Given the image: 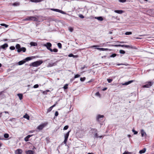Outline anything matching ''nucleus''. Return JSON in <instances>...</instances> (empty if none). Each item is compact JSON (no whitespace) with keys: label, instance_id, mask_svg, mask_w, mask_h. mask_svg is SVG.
I'll use <instances>...</instances> for the list:
<instances>
[{"label":"nucleus","instance_id":"obj_3","mask_svg":"<svg viewBox=\"0 0 154 154\" xmlns=\"http://www.w3.org/2000/svg\"><path fill=\"white\" fill-rule=\"evenodd\" d=\"M114 46L116 47H125L126 48H131V49H135L134 47L132 46L128 45H114Z\"/></svg>","mask_w":154,"mask_h":154},{"label":"nucleus","instance_id":"obj_56","mask_svg":"<svg viewBox=\"0 0 154 154\" xmlns=\"http://www.w3.org/2000/svg\"><path fill=\"white\" fill-rule=\"evenodd\" d=\"M78 57V55H73V57L74 58H77Z\"/></svg>","mask_w":154,"mask_h":154},{"label":"nucleus","instance_id":"obj_34","mask_svg":"<svg viewBox=\"0 0 154 154\" xmlns=\"http://www.w3.org/2000/svg\"><path fill=\"white\" fill-rule=\"evenodd\" d=\"M57 46L59 48H62V45L60 43H58L57 44Z\"/></svg>","mask_w":154,"mask_h":154},{"label":"nucleus","instance_id":"obj_2","mask_svg":"<svg viewBox=\"0 0 154 154\" xmlns=\"http://www.w3.org/2000/svg\"><path fill=\"white\" fill-rule=\"evenodd\" d=\"M23 21L31 20L33 21H37V19L34 16H29L28 17L26 18L23 19Z\"/></svg>","mask_w":154,"mask_h":154},{"label":"nucleus","instance_id":"obj_46","mask_svg":"<svg viewBox=\"0 0 154 154\" xmlns=\"http://www.w3.org/2000/svg\"><path fill=\"white\" fill-rule=\"evenodd\" d=\"M95 137L97 138L100 137L101 138V137H102V136H98V134L97 133H96L95 134Z\"/></svg>","mask_w":154,"mask_h":154},{"label":"nucleus","instance_id":"obj_10","mask_svg":"<svg viewBox=\"0 0 154 154\" xmlns=\"http://www.w3.org/2000/svg\"><path fill=\"white\" fill-rule=\"evenodd\" d=\"M16 48L17 49V51L18 52H21L20 46L19 44H17L16 46Z\"/></svg>","mask_w":154,"mask_h":154},{"label":"nucleus","instance_id":"obj_22","mask_svg":"<svg viewBox=\"0 0 154 154\" xmlns=\"http://www.w3.org/2000/svg\"><path fill=\"white\" fill-rule=\"evenodd\" d=\"M17 96L19 98L20 100H21L23 99V94H17Z\"/></svg>","mask_w":154,"mask_h":154},{"label":"nucleus","instance_id":"obj_43","mask_svg":"<svg viewBox=\"0 0 154 154\" xmlns=\"http://www.w3.org/2000/svg\"><path fill=\"white\" fill-rule=\"evenodd\" d=\"M10 49L11 50H14L15 49V47L14 46H11L10 47Z\"/></svg>","mask_w":154,"mask_h":154},{"label":"nucleus","instance_id":"obj_1","mask_svg":"<svg viewBox=\"0 0 154 154\" xmlns=\"http://www.w3.org/2000/svg\"><path fill=\"white\" fill-rule=\"evenodd\" d=\"M43 63V61L42 60H39L31 63L30 66L33 67H37L39 66Z\"/></svg>","mask_w":154,"mask_h":154},{"label":"nucleus","instance_id":"obj_14","mask_svg":"<svg viewBox=\"0 0 154 154\" xmlns=\"http://www.w3.org/2000/svg\"><path fill=\"white\" fill-rule=\"evenodd\" d=\"M26 63V60H22L18 62V65H21L23 64L24 63Z\"/></svg>","mask_w":154,"mask_h":154},{"label":"nucleus","instance_id":"obj_41","mask_svg":"<svg viewBox=\"0 0 154 154\" xmlns=\"http://www.w3.org/2000/svg\"><path fill=\"white\" fill-rule=\"evenodd\" d=\"M119 1L120 2L124 3L126 1V0H119Z\"/></svg>","mask_w":154,"mask_h":154},{"label":"nucleus","instance_id":"obj_4","mask_svg":"<svg viewBox=\"0 0 154 154\" xmlns=\"http://www.w3.org/2000/svg\"><path fill=\"white\" fill-rule=\"evenodd\" d=\"M48 125V123H42L39 125L37 127V129L39 130H42L45 127Z\"/></svg>","mask_w":154,"mask_h":154},{"label":"nucleus","instance_id":"obj_33","mask_svg":"<svg viewBox=\"0 0 154 154\" xmlns=\"http://www.w3.org/2000/svg\"><path fill=\"white\" fill-rule=\"evenodd\" d=\"M9 134H5L4 135V137L6 138H7L9 137Z\"/></svg>","mask_w":154,"mask_h":154},{"label":"nucleus","instance_id":"obj_38","mask_svg":"<svg viewBox=\"0 0 154 154\" xmlns=\"http://www.w3.org/2000/svg\"><path fill=\"white\" fill-rule=\"evenodd\" d=\"M68 128H69V126L68 125H66L64 127L63 130H66L67 129H68Z\"/></svg>","mask_w":154,"mask_h":154},{"label":"nucleus","instance_id":"obj_7","mask_svg":"<svg viewBox=\"0 0 154 154\" xmlns=\"http://www.w3.org/2000/svg\"><path fill=\"white\" fill-rule=\"evenodd\" d=\"M153 84V83L152 82H148V84L143 86V88H149Z\"/></svg>","mask_w":154,"mask_h":154},{"label":"nucleus","instance_id":"obj_17","mask_svg":"<svg viewBox=\"0 0 154 154\" xmlns=\"http://www.w3.org/2000/svg\"><path fill=\"white\" fill-rule=\"evenodd\" d=\"M133 82V80L130 81L128 82L122 84L123 85H128Z\"/></svg>","mask_w":154,"mask_h":154},{"label":"nucleus","instance_id":"obj_62","mask_svg":"<svg viewBox=\"0 0 154 154\" xmlns=\"http://www.w3.org/2000/svg\"><path fill=\"white\" fill-rule=\"evenodd\" d=\"M85 68V66H84L83 67H82L81 68V69H84Z\"/></svg>","mask_w":154,"mask_h":154},{"label":"nucleus","instance_id":"obj_51","mask_svg":"<svg viewBox=\"0 0 154 154\" xmlns=\"http://www.w3.org/2000/svg\"><path fill=\"white\" fill-rule=\"evenodd\" d=\"M79 17L81 18H84V16L82 14H79Z\"/></svg>","mask_w":154,"mask_h":154},{"label":"nucleus","instance_id":"obj_35","mask_svg":"<svg viewBox=\"0 0 154 154\" xmlns=\"http://www.w3.org/2000/svg\"><path fill=\"white\" fill-rule=\"evenodd\" d=\"M119 53L122 54H125V52L124 50H121L119 51Z\"/></svg>","mask_w":154,"mask_h":154},{"label":"nucleus","instance_id":"obj_24","mask_svg":"<svg viewBox=\"0 0 154 154\" xmlns=\"http://www.w3.org/2000/svg\"><path fill=\"white\" fill-rule=\"evenodd\" d=\"M103 115H98L97 117V120L98 121H99V119L101 118H103Z\"/></svg>","mask_w":154,"mask_h":154},{"label":"nucleus","instance_id":"obj_48","mask_svg":"<svg viewBox=\"0 0 154 154\" xmlns=\"http://www.w3.org/2000/svg\"><path fill=\"white\" fill-rule=\"evenodd\" d=\"M69 30L71 32H72L73 30V29L72 27H69Z\"/></svg>","mask_w":154,"mask_h":154},{"label":"nucleus","instance_id":"obj_44","mask_svg":"<svg viewBox=\"0 0 154 154\" xmlns=\"http://www.w3.org/2000/svg\"><path fill=\"white\" fill-rule=\"evenodd\" d=\"M132 131L134 133V134H136L137 133V131H135L134 129H133L132 130Z\"/></svg>","mask_w":154,"mask_h":154},{"label":"nucleus","instance_id":"obj_47","mask_svg":"<svg viewBox=\"0 0 154 154\" xmlns=\"http://www.w3.org/2000/svg\"><path fill=\"white\" fill-rule=\"evenodd\" d=\"M38 87V84H36L33 86V88H37Z\"/></svg>","mask_w":154,"mask_h":154},{"label":"nucleus","instance_id":"obj_26","mask_svg":"<svg viewBox=\"0 0 154 154\" xmlns=\"http://www.w3.org/2000/svg\"><path fill=\"white\" fill-rule=\"evenodd\" d=\"M95 18L100 21H102L103 20V18L101 17H95Z\"/></svg>","mask_w":154,"mask_h":154},{"label":"nucleus","instance_id":"obj_18","mask_svg":"<svg viewBox=\"0 0 154 154\" xmlns=\"http://www.w3.org/2000/svg\"><path fill=\"white\" fill-rule=\"evenodd\" d=\"M146 149L144 148L143 149L140 150L139 152V153L140 154H142L145 153L146 151Z\"/></svg>","mask_w":154,"mask_h":154},{"label":"nucleus","instance_id":"obj_21","mask_svg":"<svg viewBox=\"0 0 154 154\" xmlns=\"http://www.w3.org/2000/svg\"><path fill=\"white\" fill-rule=\"evenodd\" d=\"M12 5L14 6H18L20 5V3L18 2H16L12 4Z\"/></svg>","mask_w":154,"mask_h":154},{"label":"nucleus","instance_id":"obj_61","mask_svg":"<svg viewBox=\"0 0 154 154\" xmlns=\"http://www.w3.org/2000/svg\"><path fill=\"white\" fill-rule=\"evenodd\" d=\"M2 112L0 113V118L2 116Z\"/></svg>","mask_w":154,"mask_h":154},{"label":"nucleus","instance_id":"obj_32","mask_svg":"<svg viewBox=\"0 0 154 154\" xmlns=\"http://www.w3.org/2000/svg\"><path fill=\"white\" fill-rule=\"evenodd\" d=\"M68 85L67 84H66L65 85L63 88L64 89H66L68 88Z\"/></svg>","mask_w":154,"mask_h":154},{"label":"nucleus","instance_id":"obj_55","mask_svg":"<svg viewBox=\"0 0 154 154\" xmlns=\"http://www.w3.org/2000/svg\"><path fill=\"white\" fill-rule=\"evenodd\" d=\"M99 47V46L98 45H93L91 47H90V48H94V47Z\"/></svg>","mask_w":154,"mask_h":154},{"label":"nucleus","instance_id":"obj_20","mask_svg":"<svg viewBox=\"0 0 154 154\" xmlns=\"http://www.w3.org/2000/svg\"><path fill=\"white\" fill-rule=\"evenodd\" d=\"M30 44L31 46H36L37 45L36 43L33 42H31Z\"/></svg>","mask_w":154,"mask_h":154},{"label":"nucleus","instance_id":"obj_23","mask_svg":"<svg viewBox=\"0 0 154 154\" xmlns=\"http://www.w3.org/2000/svg\"><path fill=\"white\" fill-rule=\"evenodd\" d=\"M43 0H30V1L32 2H38L42 1Z\"/></svg>","mask_w":154,"mask_h":154},{"label":"nucleus","instance_id":"obj_25","mask_svg":"<svg viewBox=\"0 0 154 154\" xmlns=\"http://www.w3.org/2000/svg\"><path fill=\"white\" fill-rule=\"evenodd\" d=\"M23 118H26V119H27L28 120H29V116L27 114H26V115H24L23 116Z\"/></svg>","mask_w":154,"mask_h":154},{"label":"nucleus","instance_id":"obj_58","mask_svg":"<svg viewBox=\"0 0 154 154\" xmlns=\"http://www.w3.org/2000/svg\"><path fill=\"white\" fill-rule=\"evenodd\" d=\"M49 91V90H48V91H44L43 92V94H45V93H46L47 92H48Z\"/></svg>","mask_w":154,"mask_h":154},{"label":"nucleus","instance_id":"obj_6","mask_svg":"<svg viewBox=\"0 0 154 154\" xmlns=\"http://www.w3.org/2000/svg\"><path fill=\"white\" fill-rule=\"evenodd\" d=\"M57 61L54 63H49L48 64L47 67H49L56 66L57 65Z\"/></svg>","mask_w":154,"mask_h":154},{"label":"nucleus","instance_id":"obj_27","mask_svg":"<svg viewBox=\"0 0 154 154\" xmlns=\"http://www.w3.org/2000/svg\"><path fill=\"white\" fill-rule=\"evenodd\" d=\"M26 49L24 47H22L20 48L21 51H22L23 52H25L26 51Z\"/></svg>","mask_w":154,"mask_h":154},{"label":"nucleus","instance_id":"obj_30","mask_svg":"<svg viewBox=\"0 0 154 154\" xmlns=\"http://www.w3.org/2000/svg\"><path fill=\"white\" fill-rule=\"evenodd\" d=\"M51 10H52V11H54L58 12H60V10L56 9H51Z\"/></svg>","mask_w":154,"mask_h":154},{"label":"nucleus","instance_id":"obj_9","mask_svg":"<svg viewBox=\"0 0 154 154\" xmlns=\"http://www.w3.org/2000/svg\"><path fill=\"white\" fill-rule=\"evenodd\" d=\"M8 47V45L7 43H5L4 45H1L0 48L4 50H6V48Z\"/></svg>","mask_w":154,"mask_h":154},{"label":"nucleus","instance_id":"obj_19","mask_svg":"<svg viewBox=\"0 0 154 154\" xmlns=\"http://www.w3.org/2000/svg\"><path fill=\"white\" fill-rule=\"evenodd\" d=\"M97 50H100L102 51H107L108 50V49L107 48H96Z\"/></svg>","mask_w":154,"mask_h":154},{"label":"nucleus","instance_id":"obj_28","mask_svg":"<svg viewBox=\"0 0 154 154\" xmlns=\"http://www.w3.org/2000/svg\"><path fill=\"white\" fill-rule=\"evenodd\" d=\"M0 25L1 26H5L6 28L8 27V25H7L4 23H1L0 24Z\"/></svg>","mask_w":154,"mask_h":154},{"label":"nucleus","instance_id":"obj_54","mask_svg":"<svg viewBox=\"0 0 154 154\" xmlns=\"http://www.w3.org/2000/svg\"><path fill=\"white\" fill-rule=\"evenodd\" d=\"M68 56L69 57H73V55L72 54H69L68 55Z\"/></svg>","mask_w":154,"mask_h":154},{"label":"nucleus","instance_id":"obj_39","mask_svg":"<svg viewBox=\"0 0 154 154\" xmlns=\"http://www.w3.org/2000/svg\"><path fill=\"white\" fill-rule=\"evenodd\" d=\"M132 34V32H126L125 33V34L126 35H131Z\"/></svg>","mask_w":154,"mask_h":154},{"label":"nucleus","instance_id":"obj_37","mask_svg":"<svg viewBox=\"0 0 154 154\" xmlns=\"http://www.w3.org/2000/svg\"><path fill=\"white\" fill-rule=\"evenodd\" d=\"M53 108L51 106L47 110V112H50L52 109Z\"/></svg>","mask_w":154,"mask_h":154},{"label":"nucleus","instance_id":"obj_36","mask_svg":"<svg viewBox=\"0 0 154 154\" xmlns=\"http://www.w3.org/2000/svg\"><path fill=\"white\" fill-rule=\"evenodd\" d=\"M86 79L85 77H84L83 78H81L80 79V80L82 82L84 81Z\"/></svg>","mask_w":154,"mask_h":154},{"label":"nucleus","instance_id":"obj_42","mask_svg":"<svg viewBox=\"0 0 154 154\" xmlns=\"http://www.w3.org/2000/svg\"><path fill=\"white\" fill-rule=\"evenodd\" d=\"M80 76V75H79L78 74H76L74 76V78L75 79L77 78H79Z\"/></svg>","mask_w":154,"mask_h":154},{"label":"nucleus","instance_id":"obj_64","mask_svg":"<svg viewBox=\"0 0 154 154\" xmlns=\"http://www.w3.org/2000/svg\"><path fill=\"white\" fill-rule=\"evenodd\" d=\"M107 88H103V91H105V90H106V89Z\"/></svg>","mask_w":154,"mask_h":154},{"label":"nucleus","instance_id":"obj_45","mask_svg":"<svg viewBox=\"0 0 154 154\" xmlns=\"http://www.w3.org/2000/svg\"><path fill=\"white\" fill-rule=\"evenodd\" d=\"M107 80L109 83H111L112 81V79H107Z\"/></svg>","mask_w":154,"mask_h":154},{"label":"nucleus","instance_id":"obj_16","mask_svg":"<svg viewBox=\"0 0 154 154\" xmlns=\"http://www.w3.org/2000/svg\"><path fill=\"white\" fill-rule=\"evenodd\" d=\"M141 135L142 137L145 136H146V134L145 132L143 130H141Z\"/></svg>","mask_w":154,"mask_h":154},{"label":"nucleus","instance_id":"obj_12","mask_svg":"<svg viewBox=\"0 0 154 154\" xmlns=\"http://www.w3.org/2000/svg\"><path fill=\"white\" fill-rule=\"evenodd\" d=\"M32 136V135H29L27 136L26 137L24 138V140H25V141L26 142L28 141L29 140V138L31 137Z\"/></svg>","mask_w":154,"mask_h":154},{"label":"nucleus","instance_id":"obj_60","mask_svg":"<svg viewBox=\"0 0 154 154\" xmlns=\"http://www.w3.org/2000/svg\"><path fill=\"white\" fill-rule=\"evenodd\" d=\"M56 105V104H54V105H53V106H51V107L53 108Z\"/></svg>","mask_w":154,"mask_h":154},{"label":"nucleus","instance_id":"obj_50","mask_svg":"<svg viewBox=\"0 0 154 154\" xmlns=\"http://www.w3.org/2000/svg\"><path fill=\"white\" fill-rule=\"evenodd\" d=\"M95 94L96 96H100V94L99 93V92H97Z\"/></svg>","mask_w":154,"mask_h":154},{"label":"nucleus","instance_id":"obj_11","mask_svg":"<svg viewBox=\"0 0 154 154\" xmlns=\"http://www.w3.org/2000/svg\"><path fill=\"white\" fill-rule=\"evenodd\" d=\"M26 154H35V152L31 150L26 151Z\"/></svg>","mask_w":154,"mask_h":154},{"label":"nucleus","instance_id":"obj_40","mask_svg":"<svg viewBox=\"0 0 154 154\" xmlns=\"http://www.w3.org/2000/svg\"><path fill=\"white\" fill-rule=\"evenodd\" d=\"M122 154H132V153L131 152H130L125 151Z\"/></svg>","mask_w":154,"mask_h":154},{"label":"nucleus","instance_id":"obj_13","mask_svg":"<svg viewBox=\"0 0 154 154\" xmlns=\"http://www.w3.org/2000/svg\"><path fill=\"white\" fill-rule=\"evenodd\" d=\"M114 12L119 14H122L124 12L122 10H115Z\"/></svg>","mask_w":154,"mask_h":154},{"label":"nucleus","instance_id":"obj_53","mask_svg":"<svg viewBox=\"0 0 154 154\" xmlns=\"http://www.w3.org/2000/svg\"><path fill=\"white\" fill-rule=\"evenodd\" d=\"M67 139L65 138L64 140V143L65 144H66L67 140Z\"/></svg>","mask_w":154,"mask_h":154},{"label":"nucleus","instance_id":"obj_15","mask_svg":"<svg viewBox=\"0 0 154 154\" xmlns=\"http://www.w3.org/2000/svg\"><path fill=\"white\" fill-rule=\"evenodd\" d=\"M70 132V131H69L66 134L64 135V138H65L67 139L68 138V137L69 135V134Z\"/></svg>","mask_w":154,"mask_h":154},{"label":"nucleus","instance_id":"obj_52","mask_svg":"<svg viewBox=\"0 0 154 154\" xmlns=\"http://www.w3.org/2000/svg\"><path fill=\"white\" fill-rule=\"evenodd\" d=\"M58 115V112L57 111H56L55 113V116H57Z\"/></svg>","mask_w":154,"mask_h":154},{"label":"nucleus","instance_id":"obj_5","mask_svg":"<svg viewBox=\"0 0 154 154\" xmlns=\"http://www.w3.org/2000/svg\"><path fill=\"white\" fill-rule=\"evenodd\" d=\"M43 46L46 47L47 49L50 50L51 52H53V50L52 49L50 48L51 46V44L49 42H48L46 44H44Z\"/></svg>","mask_w":154,"mask_h":154},{"label":"nucleus","instance_id":"obj_59","mask_svg":"<svg viewBox=\"0 0 154 154\" xmlns=\"http://www.w3.org/2000/svg\"><path fill=\"white\" fill-rule=\"evenodd\" d=\"M112 31H110L109 32V34H112Z\"/></svg>","mask_w":154,"mask_h":154},{"label":"nucleus","instance_id":"obj_57","mask_svg":"<svg viewBox=\"0 0 154 154\" xmlns=\"http://www.w3.org/2000/svg\"><path fill=\"white\" fill-rule=\"evenodd\" d=\"M60 13H61L63 14H65V12L64 11H62V10H60Z\"/></svg>","mask_w":154,"mask_h":154},{"label":"nucleus","instance_id":"obj_63","mask_svg":"<svg viewBox=\"0 0 154 154\" xmlns=\"http://www.w3.org/2000/svg\"><path fill=\"white\" fill-rule=\"evenodd\" d=\"M4 112H5V113H8V111H5Z\"/></svg>","mask_w":154,"mask_h":154},{"label":"nucleus","instance_id":"obj_8","mask_svg":"<svg viewBox=\"0 0 154 154\" xmlns=\"http://www.w3.org/2000/svg\"><path fill=\"white\" fill-rule=\"evenodd\" d=\"M23 151L21 149H17L15 151V154H22Z\"/></svg>","mask_w":154,"mask_h":154},{"label":"nucleus","instance_id":"obj_31","mask_svg":"<svg viewBox=\"0 0 154 154\" xmlns=\"http://www.w3.org/2000/svg\"><path fill=\"white\" fill-rule=\"evenodd\" d=\"M117 54H112L109 57H114L116 56Z\"/></svg>","mask_w":154,"mask_h":154},{"label":"nucleus","instance_id":"obj_49","mask_svg":"<svg viewBox=\"0 0 154 154\" xmlns=\"http://www.w3.org/2000/svg\"><path fill=\"white\" fill-rule=\"evenodd\" d=\"M52 50L53 51H54V52H57L58 51V50L56 48L54 49L53 50Z\"/></svg>","mask_w":154,"mask_h":154},{"label":"nucleus","instance_id":"obj_29","mask_svg":"<svg viewBox=\"0 0 154 154\" xmlns=\"http://www.w3.org/2000/svg\"><path fill=\"white\" fill-rule=\"evenodd\" d=\"M32 58L31 57H27L25 59H24V60H25L26 62V61L30 60Z\"/></svg>","mask_w":154,"mask_h":154}]
</instances>
